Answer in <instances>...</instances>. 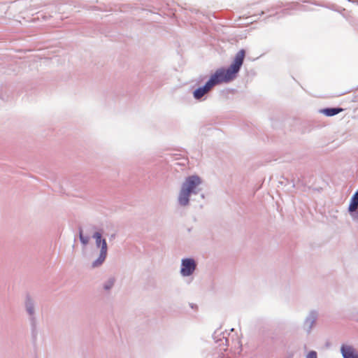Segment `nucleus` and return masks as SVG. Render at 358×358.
Segmentation results:
<instances>
[{"instance_id": "obj_13", "label": "nucleus", "mask_w": 358, "mask_h": 358, "mask_svg": "<svg viewBox=\"0 0 358 358\" xmlns=\"http://www.w3.org/2000/svg\"><path fill=\"white\" fill-rule=\"evenodd\" d=\"M79 238L80 242L83 245H87L90 241V237L88 236H84L83 234V229L79 228Z\"/></svg>"}, {"instance_id": "obj_6", "label": "nucleus", "mask_w": 358, "mask_h": 358, "mask_svg": "<svg viewBox=\"0 0 358 358\" xmlns=\"http://www.w3.org/2000/svg\"><path fill=\"white\" fill-rule=\"evenodd\" d=\"M317 319V313L315 310H311L305 319L303 327L308 334L310 333Z\"/></svg>"}, {"instance_id": "obj_5", "label": "nucleus", "mask_w": 358, "mask_h": 358, "mask_svg": "<svg viewBox=\"0 0 358 358\" xmlns=\"http://www.w3.org/2000/svg\"><path fill=\"white\" fill-rule=\"evenodd\" d=\"M213 339L215 342L217 344V346L220 348V351H226V347L229 345V338L224 336V333L221 331L220 330H216L213 335Z\"/></svg>"}, {"instance_id": "obj_4", "label": "nucleus", "mask_w": 358, "mask_h": 358, "mask_svg": "<svg viewBox=\"0 0 358 358\" xmlns=\"http://www.w3.org/2000/svg\"><path fill=\"white\" fill-rule=\"evenodd\" d=\"M197 263L194 258H184L181 260L180 274L182 277L192 275L195 271Z\"/></svg>"}, {"instance_id": "obj_12", "label": "nucleus", "mask_w": 358, "mask_h": 358, "mask_svg": "<svg viewBox=\"0 0 358 358\" xmlns=\"http://www.w3.org/2000/svg\"><path fill=\"white\" fill-rule=\"evenodd\" d=\"M115 282V277H110L103 283V289L106 292L110 291L113 287Z\"/></svg>"}, {"instance_id": "obj_15", "label": "nucleus", "mask_w": 358, "mask_h": 358, "mask_svg": "<svg viewBox=\"0 0 358 358\" xmlns=\"http://www.w3.org/2000/svg\"><path fill=\"white\" fill-rule=\"evenodd\" d=\"M306 358H317V353L315 350H311L307 354Z\"/></svg>"}, {"instance_id": "obj_8", "label": "nucleus", "mask_w": 358, "mask_h": 358, "mask_svg": "<svg viewBox=\"0 0 358 358\" xmlns=\"http://www.w3.org/2000/svg\"><path fill=\"white\" fill-rule=\"evenodd\" d=\"M107 252H108V246H106V245L103 244V248L100 250V254H99V257L96 260H94L92 264V266L93 268L98 267L103 263V262L105 261L106 256H107Z\"/></svg>"}, {"instance_id": "obj_9", "label": "nucleus", "mask_w": 358, "mask_h": 358, "mask_svg": "<svg viewBox=\"0 0 358 358\" xmlns=\"http://www.w3.org/2000/svg\"><path fill=\"white\" fill-rule=\"evenodd\" d=\"M343 110V109L341 107H331L321 109L320 112L327 117H332L338 114Z\"/></svg>"}, {"instance_id": "obj_1", "label": "nucleus", "mask_w": 358, "mask_h": 358, "mask_svg": "<svg viewBox=\"0 0 358 358\" xmlns=\"http://www.w3.org/2000/svg\"><path fill=\"white\" fill-rule=\"evenodd\" d=\"M245 57V50H240L227 69L220 68L211 75L209 80L201 87H199L193 91V96L196 100L201 101L203 96L208 94L215 86L222 83H229L236 78Z\"/></svg>"}, {"instance_id": "obj_17", "label": "nucleus", "mask_w": 358, "mask_h": 358, "mask_svg": "<svg viewBox=\"0 0 358 358\" xmlns=\"http://www.w3.org/2000/svg\"><path fill=\"white\" fill-rule=\"evenodd\" d=\"M220 358H224V357H220Z\"/></svg>"}, {"instance_id": "obj_14", "label": "nucleus", "mask_w": 358, "mask_h": 358, "mask_svg": "<svg viewBox=\"0 0 358 358\" xmlns=\"http://www.w3.org/2000/svg\"><path fill=\"white\" fill-rule=\"evenodd\" d=\"M349 213L354 220L358 221V207H357L353 211H349Z\"/></svg>"}, {"instance_id": "obj_7", "label": "nucleus", "mask_w": 358, "mask_h": 358, "mask_svg": "<svg viewBox=\"0 0 358 358\" xmlns=\"http://www.w3.org/2000/svg\"><path fill=\"white\" fill-rule=\"evenodd\" d=\"M341 352L343 358H358V352L352 345L343 344Z\"/></svg>"}, {"instance_id": "obj_11", "label": "nucleus", "mask_w": 358, "mask_h": 358, "mask_svg": "<svg viewBox=\"0 0 358 358\" xmlns=\"http://www.w3.org/2000/svg\"><path fill=\"white\" fill-rule=\"evenodd\" d=\"M357 207H358V190L355 192L350 199L348 211H353Z\"/></svg>"}, {"instance_id": "obj_3", "label": "nucleus", "mask_w": 358, "mask_h": 358, "mask_svg": "<svg viewBox=\"0 0 358 358\" xmlns=\"http://www.w3.org/2000/svg\"><path fill=\"white\" fill-rule=\"evenodd\" d=\"M24 307L26 312L29 316V320L31 328L32 336L34 338H36L37 335V321L36 317L35 302L29 295H27L26 296Z\"/></svg>"}, {"instance_id": "obj_16", "label": "nucleus", "mask_w": 358, "mask_h": 358, "mask_svg": "<svg viewBox=\"0 0 358 358\" xmlns=\"http://www.w3.org/2000/svg\"><path fill=\"white\" fill-rule=\"evenodd\" d=\"M287 358H293V354H289V355L287 356Z\"/></svg>"}, {"instance_id": "obj_2", "label": "nucleus", "mask_w": 358, "mask_h": 358, "mask_svg": "<svg viewBox=\"0 0 358 358\" xmlns=\"http://www.w3.org/2000/svg\"><path fill=\"white\" fill-rule=\"evenodd\" d=\"M201 183L202 179L197 175H192L185 178L178 194V204L183 207L188 206L190 196L199 192V186Z\"/></svg>"}, {"instance_id": "obj_10", "label": "nucleus", "mask_w": 358, "mask_h": 358, "mask_svg": "<svg viewBox=\"0 0 358 358\" xmlns=\"http://www.w3.org/2000/svg\"><path fill=\"white\" fill-rule=\"evenodd\" d=\"M92 238L95 239L96 241V246L97 248H101V249L103 248V244L107 246V243L106 239L102 238V234L99 231H96L92 235Z\"/></svg>"}]
</instances>
